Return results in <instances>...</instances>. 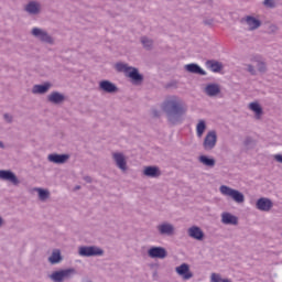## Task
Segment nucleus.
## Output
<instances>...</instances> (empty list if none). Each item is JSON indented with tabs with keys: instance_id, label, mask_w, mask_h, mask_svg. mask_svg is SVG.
Instances as JSON below:
<instances>
[{
	"instance_id": "18",
	"label": "nucleus",
	"mask_w": 282,
	"mask_h": 282,
	"mask_svg": "<svg viewBox=\"0 0 282 282\" xmlns=\"http://www.w3.org/2000/svg\"><path fill=\"white\" fill-rule=\"evenodd\" d=\"M175 271L180 276H183L184 281H188V279H193V272H191V267L186 263H183L176 267Z\"/></svg>"
},
{
	"instance_id": "35",
	"label": "nucleus",
	"mask_w": 282,
	"mask_h": 282,
	"mask_svg": "<svg viewBox=\"0 0 282 282\" xmlns=\"http://www.w3.org/2000/svg\"><path fill=\"white\" fill-rule=\"evenodd\" d=\"M247 72H249L251 76H257V69H254V66H252V64L247 65Z\"/></svg>"
},
{
	"instance_id": "39",
	"label": "nucleus",
	"mask_w": 282,
	"mask_h": 282,
	"mask_svg": "<svg viewBox=\"0 0 282 282\" xmlns=\"http://www.w3.org/2000/svg\"><path fill=\"white\" fill-rule=\"evenodd\" d=\"M270 32H271L272 34L279 32V26H276V25H274V24L271 25V26H270Z\"/></svg>"
},
{
	"instance_id": "40",
	"label": "nucleus",
	"mask_w": 282,
	"mask_h": 282,
	"mask_svg": "<svg viewBox=\"0 0 282 282\" xmlns=\"http://www.w3.org/2000/svg\"><path fill=\"white\" fill-rule=\"evenodd\" d=\"M273 159L275 160V162H279L280 164H282V154H275Z\"/></svg>"
},
{
	"instance_id": "22",
	"label": "nucleus",
	"mask_w": 282,
	"mask_h": 282,
	"mask_svg": "<svg viewBox=\"0 0 282 282\" xmlns=\"http://www.w3.org/2000/svg\"><path fill=\"white\" fill-rule=\"evenodd\" d=\"M221 221L226 226H237L239 224V218L230 213H223L221 214Z\"/></svg>"
},
{
	"instance_id": "20",
	"label": "nucleus",
	"mask_w": 282,
	"mask_h": 282,
	"mask_svg": "<svg viewBox=\"0 0 282 282\" xmlns=\"http://www.w3.org/2000/svg\"><path fill=\"white\" fill-rule=\"evenodd\" d=\"M204 91L206 96H209V98H215V96H219V94H221V87H219V84H208Z\"/></svg>"
},
{
	"instance_id": "12",
	"label": "nucleus",
	"mask_w": 282,
	"mask_h": 282,
	"mask_svg": "<svg viewBox=\"0 0 282 282\" xmlns=\"http://www.w3.org/2000/svg\"><path fill=\"white\" fill-rule=\"evenodd\" d=\"M156 230L159 235H165L166 237H173V235H175V226H173V224L170 223L160 224L156 227Z\"/></svg>"
},
{
	"instance_id": "5",
	"label": "nucleus",
	"mask_w": 282,
	"mask_h": 282,
	"mask_svg": "<svg viewBox=\"0 0 282 282\" xmlns=\"http://www.w3.org/2000/svg\"><path fill=\"white\" fill-rule=\"evenodd\" d=\"M31 35H33L34 39L40 41L41 43H46L47 45H54L56 43V40L50 33L41 28H33L31 30Z\"/></svg>"
},
{
	"instance_id": "3",
	"label": "nucleus",
	"mask_w": 282,
	"mask_h": 282,
	"mask_svg": "<svg viewBox=\"0 0 282 282\" xmlns=\"http://www.w3.org/2000/svg\"><path fill=\"white\" fill-rule=\"evenodd\" d=\"M76 274H78V272L75 268H67L54 271L51 275H48V279H51L53 282H65L73 279V276H76Z\"/></svg>"
},
{
	"instance_id": "10",
	"label": "nucleus",
	"mask_w": 282,
	"mask_h": 282,
	"mask_svg": "<svg viewBox=\"0 0 282 282\" xmlns=\"http://www.w3.org/2000/svg\"><path fill=\"white\" fill-rule=\"evenodd\" d=\"M0 180H4L6 182H11L13 186H19L21 183L17 174L10 170H0Z\"/></svg>"
},
{
	"instance_id": "44",
	"label": "nucleus",
	"mask_w": 282,
	"mask_h": 282,
	"mask_svg": "<svg viewBox=\"0 0 282 282\" xmlns=\"http://www.w3.org/2000/svg\"><path fill=\"white\" fill-rule=\"evenodd\" d=\"M221 282H232L229 279H223Z\"/></svg>"
},
{
	"instance_id": "34",
	"label": "nucleus",
	"mask_w": 282,
	"mask_h": 282,
	"mask_svg": "<svg viewBox=\"0 0 282 282\" xmlns=\"http://www.w3.org/2000/svg\"><path fill=\"white\" fill-rule=\"evenodd\" d=\"M263 6L265 8H276V2H274V0H264L263 1Z\"/></svg>"
},
{
	"instance_id": "4",
	"label": "nucleus",
	"mask_w": 282,
	"mask_h": 282,
	"mask_svg": "<svg viewBox=\"0 0 282 282\" xmlns=\"http://www.w3.org/2000/svg\"><path fill=\"white\" fill-rule=\"evenodd\" d=\"M219 191L221 193V195H225V197H231V199H234V202H236V204H243V202H246V196H243V193L231 188L228 185H221L219 187Z\"/></svg>"
},
{
	"instance_id": "45",
	"label": "nucleus",
	"mask_w": 282,
	"mask_h": 282,
	"mask_svg": "<svg viewBox=\"0 0 282 282\" xmlns=\"http://www.w3.org/2000/svg\"><path fill=\"white\" fill-rule=\"evenodd\" d=\"M75 191H80V185L75 186Z\"/></svg>"
},
{
	"instance_id": "31",
	"label": "nucleus",
	"mask_w": 282,
	"mask_h": 282,
	"mask_svg": "<svg viewBox=\"0 0 282 282\" xmlns=\"http://www.w3.org/2000/svg\"><path fill=\"white\" fill-rule=\"evenodd\" d=\"M141 43H142L144 50H148V51L153 50V40H151L147 36H142Z\"/></svg>"
},
{
	"instance_id": "29",
	"label": "nucleus",
	"mask_w": 282,
	"mask_h": 282,
	"mask_svg": "<svg viewBox=\"0 0 282 282\" xmlns=\"http://www.w3.org/2000/svg\"><path fill=\"white\" fill-rule=\"evenodd\" d=\"M35 191L39 194V199L41 202H46V199H50V191L43 189L41 187L35 188Z\"/></svg>"
},
{
	"instance_id": "14",
	"label": "nucleus",
	"mask_w": 282,
	"mask_h": 282,
	"mask_svg": "<svg viewBox=\"0 0 282 282\" xmlns=\"http://www.w3.org/2000/svg\"><path fill=\"white\" fill-rule=\"evenodd\" d=\"M24 11H26L28 14H31L32 17H36L37 14H41V2L39 1H30L24 6Z\"/></svg>"
},
{
	"instance_id": "32",
	"label": "nucleus",
	"mask_w": 282,
	"mask_h": 282,
	"mask_svg": "<svg viewBox=\"0 0 282 282\" xmlns=\"http://www.w3.org/2000/svg\"><path fill=\"white\" fill-rule=\"evenodd\" d=\"M256 67L258 72H260L261 74H265L268 69V67L265 66V62H261V61H257Z\"/></svg>"
},
{
	"instance_id": "33",
	"label": "nucleus",
	"mask_w": 282,
	"mask_h": 282,
	"mask_svg": "<svg viewBox=\"0 0 282 282\" xmlns=\"http://www.w3.org/2000/svg\"><path fill=\"white\" fill-rule=\"evenodd\" d=\"M243 145L247 148L254 147V139H252V137H246L243 141Z\"/></svg>"
},
{
	"instance_id": "25",
	"label": "nucleus",
	"mask_w": 282,
	"mask_h": 282,
	"mask_svg": "<svg viewBox=\"0 0 282 282\" xmlns=\"http://www.w3.org/2000/svg\"><path fill=\"white\" fill-rule=\"evenodd\" d=\"M61 261H63L61 250H53L51 257H48V262L51 263V265H56L57 263H61Z\"/></svg>"
},
{
	"instance_id": "26",
	"label": "nucleus",
	"mask_w": 282,
	"mask_h": 282,
	"mask_svg": "<svg viewBox=\"0 0 282 282\" xmlns=\"http://www.w3.org/2000/svg\"><path fill=\"white\" fill-rule=\"evenodd\" d=\"M246 23L249 25V30H259L261 28V21L251 15L246 18Z\"/></svg>"
},
{
	"instance_id": "16",
	"label": "nucleus",
	"mask_w": 282,
	"mask_h": 282,
	"mask_svg": "<svg viewBox=\"0 0 282 282\" xmlns=\"http://www.w3.org/2000/svg\"><path fill=\"white\" fill-rule=\"evenodd\" d=\"M69 158H72L69 154L52 153L48 154L47 160L53 164H66V162L69 161Z\"/></svg>"
},
{
	"instance_id": "1",
	"label": "nucleus",
	"mask_w": 282,
	"mask_h": 282,
	"mask_svg": "<svg viewBox=\"0 0 282 282\" xmlns=\"http://www.w3.org/2000/svg\"><path fill=\"white\" fill-rule=\"evenodd\" d=\"M162 111L165 113L169 124L175 127L184 122V116H186L188 108L182 98L173 96L163 101Z\"/></svg>"
},
{
	"instance_id": "42",
	"label": "nucleus",
	"mask_w": 282,
	"mask_h": 282,
	"mask_svg": "<svg viewBox=\"0 0 282 282\" xmlns=\"http://www.w3.org/2000/svg\"><path fill=\"white\" fill-rule=\"evenodd\" d=\"M3 226H6V220L0 216V228H3Z\"/></svg>"
},
{
	"instance_id": "46",
	"label": "nucleus",
	"mask_w": 282,
	"mask_h": 282,
	"mask_svg": "<svg viewBox=\"0 0 282 282\" xmlns=\"http://www.w3.org/2000/svg\"><path fill=\"white\" fill-rule=\"evenodd\" d=\"M205 25H210V23L208 21H205Z\"/></svg>"
},
{
	"instance_id": "36",
	"label": "nucleus",
	"mask_w": 282,
	"mask_h": 282,
	"mask_svg": "<svg viewBox=\"0 0 282 282\" xmlns=\"http://www.w3.org/2000/svg\"><path fill=\"white\" fill-rule=\"evenodd\" d=\"M3 118H4L6 122H8L9 124H12V122L14 120V117H12V115H10V113H4Z\"/></svg>"
},
{
	"instance_id": "13",
	"label": "nucleus",
	"mask_w": 282,
	"mask_h": 282,
	"mask_svg": "<svg viewBox=\"0 0 282 282\" xmlns=\"http://www.w3.org/2000/svg\"><path fill=\"white\" fill-rule=\"evenodd\" d=\"M99 91H105V94H118V86L107 79H104L99 82Z\"/></svg>"
},
{
	"instance_id": "37",
	"label": "nucleus",
	"mask_w": 282,
	"mask_h": 282,
	"mask_svg": "<svg viewBox=\"0 0 282 282\" xmlns=\"http://www.w3.org/2000/svg\"><path fill=\"white\" fill-rule=\"evenodd\" d=\"M224 279H221V275L217 273H212V282H221Z\"/></svg>"
},
{
	"instance_id": "8",
	"label": "nucleus",
	"mask_w": 282,
	"mask_h": 282,
	"mask_svg": "<svg viewBox=\"0 0 282 282\" xmlns=\"http://www.w3.org/2000/svg\"><path fill=\"white\" fill-rule=\"evenodd\" d=\"M112 160L116 166H118L122 173H127V171H129V166L127 165V156H124V153L113 152Z\"/></svg>"
},
{
	"instance_id": "23",
	"label": "nucleus",
	"mask_w": 282,
	"mask_h": 282,
	"mask_svg": "<svg viewBox=\"0 0 282 282\" xmlns=\"http://www.w3.org/2000/svg\"><path fill=\"white\" fill-rule=\"evenodd\" d=\"M143 175H145V177H160L162 171H160V167L158 166L150 165L143 169Z\"/></svg>"
},
{
	"instance_id": "2",
	"label": "nucleus",
	"mask_w": 282,
	"mask_h": 282,
	"mask_svg": "<svg viewBox=\"0 0 282 282\" xmlns=\"http://www.w3.org/2000/svg\"><path fill=\"white\" fill-rule=\"evenodd\" d=\"M115 69L126 74L128 78H131L132 85H142V83H144V76L140 74V70L133 66H129V64L117 63Z\"/></svg>"
},
{
	"instance_id": "17",
	"label": "nucleus",
	"mask_w": 282,
	"mask_h": 282,
	"mask_svg": "<svg viewBox=\"0 0 282 282\" xmlns=\"http://www.w3.org/2000/svg\"><path fill=\"white\" fill-rule=\"evenodd\" d=\"M46 100L47 102H51V105H63L66 98L63 93L52 91L50 95H47Z\"/></svg>"
},
{
	"instance_id": "43",
	"label": "nucleus",
	"mask_w": 282,
	"mask_h": 282,
	"mask_svg": "<svg viewBox=\"0 0 282 282\" xmlns=\"http://www.w3.org/2000/svg\"><path fill=\"white\" fill-rule=\"evenodd\" d=\"M0 149H6V144H3V141H0Z\"/></svg>"
},
{
	"instance_id": "7",
	"label": "nucleus",
	"mask_w": 282,
	"mask_h": 282,
	"mask_svg": "<svg viewBox=\"0 0 282 282\" xmlns=\"http://www.w3.org/2000/svg\"><path fill=\"white\" fill-rule=\"evenodd\" d=\"M215 147H217V132L213 130L206 134L203 141V148L205 151H213Z\"/></svg>"
},
{
	"instance_id": "41",
	"label": "nucleus",
	"mask_w": 282,
	"mask_h": 282,
	"mask_svg": "<svg viewBox=\"0 0 282 282\" xmlns=\"http://www.w3.org/2000/svg\"><path fill=\"white\" fill-rule=\"evenodd\" d=\"M84 181H85L87 184H91L93 178H91V176H84Z\"/></svg>"
},
{
	"instance_id": "24",
	"label": "nucleus",
	"mask_w": 282,
	"mask_h": 282,
	"mask_svg": "<svg viewBox=\"0 0 282 282\" xmlns=\"http://www.w3.org/2000/svg\"><path fill=\"white\" fill-rule=\"evenodd\" d=\"M185 69L189 74H198L199 76H206V70H204L202 67H199L198 64L195 63L185 65Z\"/></svg>"
},
{
	"instance_id": "6",
	"label": "nucleus",
	"mask_w": 282,
	"mask_h": 282,
	"mask_svg": "<svg viewBox=\"0 0 282 282\" xmlns=\"http://www.w3.org/2000/svg\"><path fill=\"white\" fill-rule=\"evenodd\" d=\"M78 254L80 257H102L105 250L97 246H83L79 247Z\"/></svg>"
},
{
	"instance_id": "15",
	"label": "nucleus",
	"mask_w": 282,
	"mask_h": 282,
	"mask_svg": "<svg viewBox=\"0 0 282 282\" xmlns=\"http://www.w3.org/2000/svg\"><path fill=\"white\" fill-rule=\"evenodd\" d=\"M187 235L191 237V239H195L196 241H204V230L199 228L198 226H192L187 229Z\"/></svg>"
},
{
	"instance_id": "9",
	"label": "nucleus",
	"mask_w": 282,
	"mask_h": 282,
	"mask_svg": "<svg viewBox=\"0 0 282 282\" xmlns=\"http://www.w3.org/2000/svg\"><path fill=\"white\" fill-rule=\"evenodd\" d=\"M148 256L150 259H166V257H169V252L163 247H151L148 250Z\"/></svg>"
},
{
	"instance_id": "28",
	"label": "nucleus",
	"mask_w": 282,
	"mask_h": 282,
	"mask_svg": "<svg viewBox=\"0 0 282 282\" xmlns=\"http://www.w3.org/2000/svg\"><path fill=\"white\" fill-rule=\"evenodd\" d=\"M198 162H200V164H204V166H209V169H213V166H215L216 164L215 159H210L206 155H200L198 158Z\"/></svg>"
},
{
	"instance_id": "19",
	"label": "nucleus",
	"mask_w": 282,
	"mask_h": 282,
	"mask_svg": "<svg viewBox=\"0 0 282 282\" xmlns=\"http://www.w3.org/2000/svg\"><path fill=\"white\" fill-rule=\"evenodd\" d=\"M50 89H52V83L50 82H46L42 85L37 84L33 86L32 94L43 96L44 94H47Z\"/></svg>"
},
{
	"instance_id": "27",
	"label": "nucleus",
	"mask_w": 282,
	"mask_h": 282,
	"mask_svg": "<svg viewBox=\"0 0 282 282\" xmlns=\"http://www.w3.org/2000/svg\"><path fill=\"white\" fill-rule=\"evenodd\" d=\"M249 109L256 113V120H261V116H263V108L259 102L249 104Z\"/></svg>"
},
{
	"instance_id": "11",
	"label": "nucleus",
	"mask_w": 282,
	"mask_h": 282,
	"mask_svg": "<svg viewBox=\"0 0 282 282\" xmlns=\"http://www.w3.org/2000/svg\"><path fill=\"white\" fill-rule=\"evenodd\" d=\"M272 206H274L272 199L265 197L259 198L256 203V208L262 213H270V210H272Z\"/></svg>"
},
{
	"instance_id": "21",
	"label": "nucleus",
	"mask_w": 282,
	"mask_h": 282,
	"mask_svg": "<svg viewBox=\"0 0 282 282\" xmlns=\"http://www.w3.org/2000/svg\"><path fill=\"white\" fill-rule=\"evenodd\" d=\"M205 65L207 69H210V72H214V74H219V72L224 69V64L217 59H209L205 63Z\"/></svg>"
},
{
	"instance_id": "30",
	"label": "nucleus",
	"mask_w": 282,
	"mask_h": 282,
	"mask_svg": "<svg viewBox=\"0 0 282 282\" xmlns=\"http://www.w3.org/2000/svg\"><path fill=\"white\" fill-rule=\"evenodd\" d=\"M204 131H206V121L199 120L196 126V133L198 138H202L204 135Z\"/></svg>"
},
{
	"instance_id": "38",
	"label": "nucleus",
	"mask_w": 282,
	"mask_h": 282,
	"mask_svg": "<svg viewBox=\"0 0 282 282\" xmlns=\"http://www.w3.org/2000/svg\"><path fill=\"white\" fill-rule=\"evenodd\" d=\"M152 116H153V118H160V116H162V113L160 112V110L153 109L152 110Z\"/></svg>"
}]
</instances>
